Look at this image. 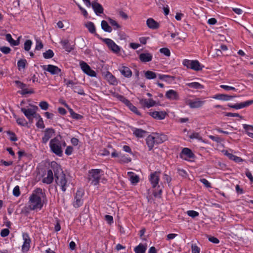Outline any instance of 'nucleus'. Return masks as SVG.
<instances>
[{
  "label": "nucleus",
  "instance_id": "60",
  "mask_svg": "<svg viewBox=\"0 0 253 253\" xmlns=\"http://www.w3.org/2000/svg\"><path fill=\"white\" fill-rule=\"evenodd\" d=\"M14 82L15 84L17 85V86L22 89L27 87V85L26 84L19 81H15Z\"/></svg>",
  "mask_w": 253,
  "mask_h": 253
},
{
  "label": "nucleus",
  "instance_id": "3",
  "mask_svg": "<svg viewBox=\"0 0 253 253\" xmlns=\"http://www.w3.org/2000/svg\"><path fill=\"white\" fill-rule=\"evenodd\" d=\"M51 151L58 156H61L63 154L62 150V142L57 137L52 139L49 143Z\"/></svg>",
  "mask_w": 253,
  "mask_h": 253
},
{
  "label": "nucleus",
  "instance_id": "28",
  "mask_svg": "<svg viewBox=\"0 0 253 253\" xmlns=\"http://www.w3.org/2000/svg\"><path fill=\"white\" fill-rule=\"evenodd\" d=\"M21 111L27 119H30L31 117H33V115L35 114V110L31 108L26 109L24 108H21Z\"/></svg>",
  "mask_w": 253,
  "mask_h": 253
},
{
  "label": "nucleus",
  "instance_id": "48",
  "mask_svg": "<svg viewBox=\"0 0 253 253\" xmlns=\"http://www.w3.org/2000/svg\"><path fill=\"white\" fill-rule=\"evenodd\" d=\"M17 123L21 126H25L27 125V122L24 118H17L16 119Z\"/></svg>",
  "mask_w": 253,
  "mask_h": 253
},
{
  "label": "nucleus",
  "instance_id": "43",
  "mask_svg": "<svg viewBox=\"0 0 253 253\" xmlns=\"http://www.w3.org/2000/svg\"><path fill=\"white\" fill-rule=\"evenodd\" d=\"M26 63L27 61L26 59H20L17 62V66L19 70H20L21 69H24L25 68Z\"/></svg>",
  "mask_w": 253,
  "mask_h": 253
},
{
  "label": "nucleus",
  "instance_id": "47",
  "mask_svg": "<svg viewBox=\"0 0 253 253\" xmlns=\"http://www.w3.org/2000/svg\"><path fill=\"white\" fill-rule=\"evenodd\" d=\"M32 44V42L31 40H26L24 43V49L26 51H29L31 47V45Z\"/></svg>",
  "mask_w": 253,
  "mask_h": 253
},
{
  "label": "nucleus",
  "instance_id": "16",
  "mask_svg": "<svg viewBox=\"0 0 253 253\" xmlns=\"http://www.w3.org/2000/svg\"><path fill=\"white\" fill-rule=\"evenodd\" d=\"M253 103V100H248L244 102H241L240 103H237L234 105H228L229 107L232 108L239 109L241 108H243L244 107H246L249 105H252Z\"/></svg>",
  "mask_w": 253,
  "mask_h": 253
},
{
  "label": "nucleus",
  "instance_id": "35",
  "mask_svg": "<svg viewBox=\"0 0 253 253\" xmlns=\"http://www.w3.org/2000/svg\"><path fill=\"white\" fill-rule=\"evenodd\" d=\"M155 139L156 144H160L167 140V137L165 135L158 134V133L155 134Z\"/></svg>",
  "mask_w": 253,
  "mask_h": 253
},
{
  "label": "nucleus",
  "instance_id": "59",
  "mask_svg": "<svg viewBox=\"0 0 253 253\" xmlns=\"http://www.w3.org/2000/svg\"><path fill=\"white\" fill-rule=\"evenodd\" d=\"M0 50L4 54H8L11 51V49L6 46H2L0 47Z\"/></svg>",
  "mask_w": 253,
  "mask_h": 253
},
{
  "label": "nucleus",
  "instance_id": "23",
  "mask_svg": "<svg viewBox=\"0 0 253 253\" xmlns=\"http://www.w3.org/2000/svg\"><path fill=\"white\" fill-rule=\"evenodd\" d=\"M166 96L167 98L171 100H178L179 98V95L178 93L172 89H170L167 91L166 93Z\"/></svg>",
  "mask_w": 253,
  "mask_h": 253
},
{
  "label": "nucleus",
  "instance_id": "34",
  "mask_svg": "<svg viewBox=\"0 0 253 253\" xmlns=\"http://www.w3.org/2000/svg\"><path fill=\"white\" fill-rule=\"evenodd\" d=\"M146 249V246L140 244L138 246L135 247L134 251L135 253H145Z\"/></svg>",
  "mask_w": 253,
  "mask_h": 253
},
{
  "label": "nucleus",
  "instance_id": "53",
  "mask_svg": "<svg viewBox=\"0 0 253 253\" xmlns=\"http://www.w3.org/2000/svg\"><path fill=\"white\" fill-rule=\"evenodd\" d=\"M187 214L193 218H194L196 216H198L199 215V213L195 211H188L187 212Z\"/></svg>",
  "mask_w": 253,
  "mask_h": 253
},
{
  "label": "nucleus",
  "instance_id": "5",
  "mask_svg": "<svg viewBox=\"0 0 253 253\" xmlns=\"http://www.w3.org/2000/svg\"><path fill=\"white\" fill-rule=\"evenodd\" d=\"M183 64L187 68H189L196 71L201 70L204 67V66H202L198 60L185 59L183 61Z\"/></svg>",
  "mask_w": 253,
  "mask_h": 253
},
{
  "label": "nucleus",
  "instance_id": "18",
  "mask_svg": "<svg viewBox=\"0 0 253 253\" xmlns=\"http://www.w3.org/2000/svg\"><path fill=\"white\" fill-rule=\"evenodd\" d=\"M54 132V130L52 128H46L45 130L44 136L42 138V142L43 143H46L52 137V134Z\"/></svg>",
  "mask_w": 253,
  "mask_h": 253
},
{
  "label": "nucleus",
  "instance_id": "30",
  "mask_svg": "<svg viewBox=\"0 0 253 253\" xmlns=\"http://www.w3.org/2000/svg\"><path fill=\"white\" fill-rule=\"evenodd\" d=\"M133 133L137 137L142 138L144 136L147 131L142 129L133 128L132 129Z\"/></svg>",
  "mask_w": 253,
  "mask_h": 253
},
{
  "label": "nucleus",
  "instance_id": "33",
  "mask_svg": "<svg viewBox=\"0 0 253 253\" xmlns=\"http://www.w3.org/2000/svg\"><path fill=\"white\" fill-rule=\"evenodd\" d=\"M101 26L102 30L105 32L111 33L112 31V28L105 20H102L101 21Z\"/></svg>",
  "mask_w": 253,
  "mask_h": 253
},
{
  "label": "nucleus",
  "instance_id": "12",
  "mask_svg": "<svg viewBox=\"0 0 253 253\" xmlns=\"http://www.w3.org/2000/svg\"><path fill=\"white\" fill-rule=\"evenodd\" d=\"M22 236L24 240V243L22 246V252L24 253L29 250L31 239L28 234L27 233H23Z\"/></svg>",
  "mask_w": 253,
  "mask_h": 253
},
{
  "label": "nucleus",
  "instance_id": "17",
  "mask_svg": "<svg viewBox=\"0 0 253 253\" xmlns=\"http://www.w3.org/2000/svg\"><path fill=\"white\" fill-rule=\"evenodd\" d=\"M84 26L88 29L90 33L93 34L98 38H101L96 32V28L93 22L90 21L87 22L84 24Z\"/></svg>",
  "mask_w": 253,
  "mask_h": 253
},
{
  "label": "nucleus",
  "instance_id": "41",
  "mask_svg": "<svg viewBox=\"0 0 253 253\" xmlns=\"http://www.w3.org/2000/svg\"><path fill=\"white\" fill-rule=\"evenodd\" d=\"M69 112L70 113L71 116L73 119L76 120H80L83 118V116L80 114H78L75 113L73 109L69 108Z\"/></svg>",
  "mask_w": 253,
  "mask_h": 253
},
{
  "label": "nucleus",
  "instance_id": "27",
  "mask_svg": "<svg viewBox=\"0 0 253 253\" xmlns=\"http://www.w3.org/2000/svg\"><path fill=\"white\" fill-rule=\"evenodd\" d=\"M140 60L143 62H148L152 60V55L150 53H143L139 55Z\"/></svg>",
  "mask_w": 253,
  "mask_h": 253
},
{
  "label": "nucleus",
  "instance_id": "32",
  "mask_svg": "<svg viewBox=\"0 0 253 253\" xmlns=\"http://www.w3.org/2000/svg\"><path fill=\"white\" fill-rule=\"evenodd\" d=\"M158 77L160 80L165 81L166 82H168L169 83L172 82L175 79V77L173 76L159 74Z\"/></svg>",
  "mask_w": 253,
  "mask_h": 253
},
{
  "label": "nucleus",
  "instance_id": "42",
  "mask_svg": "<svg viewBox=\"0 0 253 253\" xmlns=\"http://www.w3.org/2000/svg\"><path fill=\"white\" fill-rule=\"evenodd\" d=\"M54 56V53L51 49H48L45 52L43 53V56L45 59H49L53 57Z\"/></svg>",
  "mask_w": 253,
  "mask_h": 253
},
{
  "label": "nucleus",
  "instance_id": "58",
  "mask_svg": "<svg viewBox=\"0 0 253 253\" xmlns=\"http://www.w3.org/2000/svg\"><path fill=\"white\" fill-rule=\"evenodd\" d=\"M13 194L16 197H18L20 194V191L19 187L18 186H16L13 190Z\"/></svg>",
  "mask_w": 253,
  "mask_h": 253
},
{
  "label": "nucleus",
  "instance_id": "51",
  "mask_svg": "<svg viewBox=\"0 0 253 253\" xmlns=\"http://www.w3.org/2000/svg\"><path fill=\"white\" fill-rule=\"evenodd\" d=\"M39 106L43 110H46L49 106L48 103L46 101H42L40 103Z\"/></svg>",
  "mask_w": 253,
  "mask_h": 253
},
{
  "label": "nucleus",
  "instance_id": "10",
  "mask_svg": "<svg viewBox=\"0 0 253 253\" xmlns=\"http://www.w3.org/2000/svg\"><path fill=\"white\" fill-rule=\"evenodd\" d=\"M205 101H202L199 98H196L194 100H187L186 101L187 105H188L191 108H198L202 107Z\"/></svg>",
  "mask_w": 253,
  "mask_h": 253
},
{
  "label": "nucleus",
  "instance_id": "24",
  "mask_svg": "<svg viewBox=\"0 0 253 253\" xmlns=\"http://www.w3.org/2000/svg\"><path fill=\"white\" fill-rule=\"evenodd\" d=\"M119 70L126 78H130L132 76V72L127 67L122 66L119 68Z\"/></svg>",
  "mask_w": 253,
  "mask_h": 253
},
{
  "label": "nucleus",
  "instance_id": "37",
  "mask_svg": "<svg viewBox=\"0 0 253 253\" xmlns=\"http://www.w3.org/2000/svg\"><path fill=\"white\" fill-rule=\"evenodd\" d=\"M128 175L130 176V180L131 182L133 184H136L139 182V178L138 175L134 174L132 172H128Z\"/></svg>",
  "mask_w": 253,
  "mask_h": 253
},
{
  "label": "nucleus",
  "instance_id": "38",
  "mask_svg": "<svg viewBox=\"0 0 253 253\" xmlns=\"http://www.w3.org/2000/svg\"><path fill=\"white\" fill-rule=\"evenodd\" d=\"M6 40L10 43L11 45H17L19 44L18 40L15 41L13 40L10 34H7L5 35Z\"/></svg>",
  "mask_w": 253,
  "mask_h": 253
},
{
  "label": "nucleus",
  "instance_id": "11",
  "mask_svg": "<svg viewBox=\"0 0 253 253\" xmlns=\"http://www.w3.org/2000/svg\"><path fill=\"white\" fill-rule=\"evenodd\" d=\"M194 155L192 153V151L188 148H184L181 153L179 154L180 158L187 160L188 159H191L194 158Z\"/></svg>",
  "mask_w": 253,
  "mask_h": 253
},
{
  "label": "nucleus",
  "instance_id": "62",
  "mask_svg": "<svg viewBox=\"0 0 253 253\" xmlns=\"http://www.w3.org/2000/svg\"><path fill=\"white\" fill-rule=\"evenodd\" d=\"M200 181L207 188L211 187V183L205 178L200 179Z\"/></svg>",
  "mask_w": 253,
  "mask_h": 253
},
{
  "label": "nucleus",
  "instance_id": "6",
  "mask_svg": "<svg viewBox=\"0 0 253 253\" xmlns=\"http://www.w3.org/2000/svg\"><path fill=\"white\" fill-rule=\"evenodd\" d=\"M108 46V48L113 52L118 53L120 51V47L117 45L114 42L110 39L100 38Z\"/></svg>",
  "mask_w": 253,
  "mask_h": 253
},
{
  "label": "nucleus",
  "instance_id": "4",
  "mask_svg": "<svg viewBox=\"0 0 253 253\" xmlns=\"http://www.w3.org/2000/svg\"><path fill=\"white\" fill-rule=\"evenodd\" d=\"M101 171L100 169H92L89 171L88 180L91 184L96 185L98 184Z\"/></svg>",
  "mask_w": 253,
  "mask_h": 253
},
{
  "label": "nucleus",
  "instance_id": "39",
  "mask_svg": "<svg viewBox=\"0 0 253 253\" xmlns=\"http://www.w3.org/2000/svg\"><path fill=\"white\" fill-rule=\"evenodd\" d=\"M145 77L148 80L154 79L157 77L156 74L151 71H147L145 72Z\"/></svg>",
  "mask_w": 253,
  "mask_h": 253
},
{
  "label": "nucleus",
  "instance_id": "64",
  "mask_svg": "<svg viewBox=\"0 0 253 253\" xmlns=\"http://www.w3.org/2000/svg\"><path fill=\"white\" fill-rule=\"evenodd\" d=\"M105 219L109 224H111L113 221V216L109 215H106L105 216Z\"/></svg>",
  "mask_w": 253,
  "mask_h": 253
},
{
  "label": "nucleus",
  "instance_id": "55",
  "mask_svg": "<svg viewBox=\"0 0 253 253\" xmlns=\"http://www.w3.org/2000/svg\"><path fill=\"white\" fill-rule=\"evenodd\" d=\"M191 250L192 253H200V249L195 244H192Z\"/></svg>",
  "mask_w": 253,
  "mask_h": 253
},
{
  "label": "nucleus",
  "instance_id": "7",
  "mask_svg": "<svg viewBox=\"0 0 253 253\" xmlns=\"http://www.w3.org/2000/svg\"><path fill=\"white\" fill-rule=\"evenodd\" d=\"M64 83L67 87H71V88L74 90V92H77L80 95H85L84 90L76 86V84L73 81L64 79Z\"/></svg>",
  "mask_w": 253,
  "mask_h": 253
},
{
  "label": "nucleus",
  "instance_id": "25",
  "mask_svg": "<svg viewBox=\"0 0 253 253\" xmlns=\"http://www.w3.org/2000/svg\"><path fill=\"white\" fill-rule=\"evenodd\" d=\"M53 174L51 169L47 170L46 177L43 178L42 180V182L49 184L53 182Z\"/></svg>",
  "mask_w": 253,
  "mask_h": 253
},
{
  "label": "nucleus",
  "instance_id": "36",
  "mask_svg": "<svg viewBox=\"0 0 253 253\" xmlns=\"http://www.w3.org/2000/svg\"><path fill=\"white\" fill-rule=\"evenodd\" d=\"M186 85L194 89H200L204 88V86L197 82L187 83L186 84Z\"/></svg>",
  "mask_w": 253,
  "mask_h": 253
},
{
  "label": "nucleus",
  "instance_id": "14",
  "mask_svg": "<svg viewBox=\"0 0 253 253\" xmlns=\"http://www.w3.org/2000/svg\"><path fill=\"white\" fill-rule=\"evenodd\" d=\"M139 103L142 107L148 108L154 106L156 104V101L152 99H140Z\"/></svg>",
  "mask_w": 253,
  "mask_h": 253
},
{
  "label": "nucleus",
  "instance_id": "15",
  "mask_svg": "<svg viewBox=\"0 0 253 253\" xmlns=\"http://www.w3.org/2000/svg\"><path fill=\"white\" fill-rule=\"evenodd\" d=\"M42 68L44 70L48 71L52 75L58 74L61 72V69L58 67L52 65H47V68L45 65H44Z\"/></svg>",
  "mask_w": 253,
  "mask_h": 253
},
{
  "label": "nucleus",
  "instance_id": "22",
  "mask_svg": "<svg viewBox=\"0 0 253 253\" xmlns=\"http://www.w3.org/2000/svg\"><path fill=\"white\" fill-rule=\"evenodd\" d=\"M91 5L93 9L94 12L97 15H99L103 13L104 9L100 3L97 2H92L91 3Z\"/></svg>",
  "mask_w": 253,
  "mask_h": 253
},
{
  "label": "nucleus",
  "instance_id": "54",
  "mask_svg": "<svg viewBox=\"0 0 253 253\" xmlns=\"http://www.w3.org/2000/svg\"><path fill=\"white\" fill-rule=\"evenodd\" d=\"M42 48H43V44L42 43V41L40 40H37L35 49L39 50Z\"/></svg>",
  "mask_w": 253,
  "mask_h": 253
},
{
  "label": "nucleus",
  "instance_id": "46",
  "mask_svg": "<svg viewBox=\"0 0 253 253\" xmlns=\"http://www.w3.org/2000/svg\"><path fill=\"white\" fill-rule=\"evenodd\" d=\"M128 107L132 112H133L136 115L138 116H141V113H140L139 111H138L137 108L135 106H134L132 103L131 104H129Z\"/></svg>",
  "mask_w": 253,
  "mask_h": 253
},
{
  "label": "nucleus",
  "instance_id": "21",
  "mask_svg": "<svg viewBox=\"0 0 253 253\" xmlns=\"http://www.w3.org/2000/svg\"><path fill=\"white\" fill-rule=\"evenodd\" d=\"M146 24L150 29L153 30L157 29L160 27L159 23L152 18H149L147 20Z\"/></svg>",
  "mask_w": 253,
  "mask_h": 253
},
{
  "label": "nucleus",
  "instance_id": "31",
  "mask_svg": "<svg viewBox=\"0 0 253 253\" xmlns=\"http://www.w3.org/2000/svg\"><path fill=\"white\" fill-rule=\"evenodd\" d=\"M61 43L63 46V48L66 50V51L68 52H70L73 49V48L72 47L69 42V41L67 40L61 41Z\"/></svg>",
  "mask_w": 253,
  "mask_h": 253
},
{
  "label": "nucleus",
  "instance_id": "2",
  "mask_svg": "<svg viewBox=\"0 0 253 253\" xmlns=\"http://www.w3.org/2000/svg\"><path fill=\"white\" fill-rule=\"evenodd\" d=\"M29 207L31 210H41L43 206L41 197L37 194H32L29 198Z\"/></svg>",
  "mask_w": 253,
  "mask_h": 253
},
{
  "label": "nucleus",
  "instance_id": "50",
  "mask_svg": "<svg viewBox=\"0 0 253 253\" xmlns=\"http://www.w3.org/2000/svg\"><path fill=\"white\" fill-rule=\"evenodd\" d=\"M108 21H109V23L112 26L115 27V28H114L115 29H118L121 27L120 25L115 20H114L110 18H109Z\"/></svg>",
  "mask_w": 253,
  "mask_h": 253
},
{
  "label": "nucleus",
  "instance_id": "44",
  "mask_svg": "<svg viewBox=\"0 0 253 253\" xmlns=\"http://www.w3.org/2000/svg\"><path fill=\"white\" fill-rule=\"evenodd\" d=\"M243 127L248 135L250 134V133H253V126L244 124L243 125Z\"/></svg>",
  "mask_w": 253,
  "mask_h": 253
},
{
  "label": "nucleus",
  "instance_id": "8",
  "mask_svg": "<svg viewBox=\"0 0 253 253\" xmlns=\"http://www.w3.org/2000/svg\"><path fill=\"white\" fill-rule=\"evenodd\" d=\"M84 194V192L83 189H80L77 191L74 202V207L79 208L83 205V200L82 199V197Z\"/></svg>",
  "mask_w": 253,
  "mask_h": 253
},
{
  "label": "nucleus",
  "instance_id": "63",
  "mask_svg": "<svg viewBox=\"0 0 253 253\" xmlns=\"http://www.w3.org/2000/svg\"><path fill=\"white\" fill-rule=\"evenodd\" d=\"M208 239L210 242L214 244H218L219 242V240L214 237L209 236Z\"/></svg>",
  "mask_w": 253,
  "mask_h": 253
},
{
  "label": "nucleus",
  "instance_id": "49",
  "mask_svg": "<svg viewBox=\"0 0 253 253\" xmlns=\"http://www.w3.org/2000/svg\"><path fill=\"white\" fill-rule=\"evenodd\" d=\"M160 52L167 56H169L170 55V52L169 49L166 47L161 48L160 49Z\"/></svg>",
  "mask_w": 253,
  "mask_h": 253
},
{
  "label": "nucleus",
  "instance_id": "52",
  "mask_svg": "<svg viewBox=\"0 0 253 253\" xmlns=\"http://www.w3.org/2000/svg\"><path fill=\"white\" fill-rule=\"evenodd\" d=\"M7 134L10 136V140L12 141H16L17 140V138L15 133L10 131L7 132Z\"/></svg>",
  "mask_w": 253,
  "mask_h": 253
},
{
  "label": "nucleus",
  "instance_id": "20",
  "mask_svg": "<svg viewBox=\"0 0 253 253\" xmlns=\"http://www.w3.org/2000/svg\"><path fill=\"white\" fill-rule=\"evenodd\" d=\"M146 144L148 147L149 150L153 149L154 144H156L155 137L154 135H149L146 139Z\"/></svg>",
  "mask_w": 253,
  "mask_h": 253
},
{
  "label": "nucleus",
  "instance_id": "61",
  "mask_svg": "<svg viewBox=\"0 0 253 253\" xmlns=\"http://www.w3.org/2000/svg\"><path fill=\"white\" fill-rule=\"evenodd\" d=\"M220 87L226 90H234V91L237 90V89L234 87L230 86H228V85H221L220 86Z\"/></svg>",
  "mask_w": 253,
  "mask_h": 253
},
{
  "label": "nucleus",
  "instance_id": "13",
  "mask_svg": "<svg viewBox=\"0 0 253 253\" xmlns=\"http://www.w3.org/2000/svg\"><path fill=\"white\" fill-rule=\"evenodd\" d=\"M160 172L155 171L151 173L149 180L152 184V187L155 188L158 184L160 180Z\"/></svg>",
  "mask_w": 253,
  "mask_h": 253
},
{
  "label": "nucleus",
  "instance_id": "9",
  "mask_svg": "<svg viewBox=\"0 0 253 253\" xmlns=\"http://www.w3.org/2000/svg\"><path fill=\"white\" fill-rule=\"evenodd\" d=\"M80 66L83 71L90 77H96V74L95 72L92 70L90 66L84 61L80 62Z\"/></svg>",
  "mask_w": 253,
  "mask_h": 253
},
{
  "label": "nucleus",
  "instance_id": "26",
  "mask_svg": "<svg viewBox=\"0 0 253 253\" xmlns=\"http://www.w3.org/2000/svg\"><path fill=\"white\" fill-rule=\"evenodd\" d=\"M236 96H233V95H229L227 94H216L214 95L213 98L216 99L218 100H224V101H228L230 100L233 98L235 97Z\"/></svg>",
  "mask_w": 253,
  "mask_h": 253
},
{
  "label": "nucleus",
  "instance_id": "40",
  "mask_svg": "<svg viewBox=\"0 0 253 253\" xmlns=\"http://www.w3.org/2000/svg\"><path fill=\"white\" fill-rule=\"evenodd\" d=\"M226 155L228 157V158L236 162L240 163L243 161V160L241 158L236 156L232 154L226 152Z\"/></svg>",
  "mask_w": 253,
  "mask_h": 253
},
{
  "label": "nucleus",
  "instance_id": "19",
  "mask_svg": "<svg viewBox=\"0 0 253 253\" xmlns=\"http://www.w3.org/2000/svg\"><path fill=\"white\" fill-rule=\"evenodd\" d=\"M149 115L155 119L163 120L166 116V113L164 111H154L149 113Z\"/></svg>",
  "mask_w": 253,
  "mask_h": 253
},
{
  "label": "nucleus",
  "instance_id": "56",
  "mask_svg": "<svg viewBox=\"0 0 253 253\" xmlns=\"http://www.w3.org/2000/svg\"><path fill=\"white\" fill-rule=\"evenodd\" d=\"M9 234V230L7 228L3 229L1 230L0 235L2 237L7 236Z\"/></svg>",
  "mask_w": 253,
  "mask_h": 253
},
{
  "label": "nucleus",
  "instance_id": "57",
  "mask_svg": "<svg viewBox=\"0 0 253 253\" xmlns=\"http://www.w3.org/2000/svg\"><path fill=\"white\" fill-rule=\"evenodd\" d=\"M36 126L38 127L41 128H43L44 127V125L43 123V121L42 118H40L39 119L38 122L36 124Z\"/></svg>",
  "mask_w": 253,
  "mask_h": 253
},
{
  "label": "nucleus",
  "instance_id": "29",
  "mask_svg": "<svg viewBox=\"0 0 253 253\" xmlns=\"http://www.w3.org/2000/svg\"><path fill=\"white\" fill-rule=\"evenodd\" d=\"M106 80L112 85H117V81L116 78L110 72H108L105 76Z\"/></svg>",
  "mask_w": 253,
  "mask_h": 253
},
{
  "label": "nucleus",
  "instance_id": "45",
  "mask_svg": "<svg viewBox=\"0 0 253 253\" xmlns=\"http://www.w3.org/2000/svg\"><path fill=\"white\" fill-rule=\"evenodd\" d=\"M110 92L112 93V95L118 99L119 100L122 101V102L124 101V100L126 98L124 96L120 95L115 92H113L112 91H110Z\"/></svg>",
  "mask_w": 253,
  "mask_h": 253
},
{
  "label": "nucleus",
  "instance_id": "1",
  "mask_svg": "<svg viewBox=\"0 0 253 253\" xmlns=\"http://www.w3.org/2000/svg\"><path fill=\"white\" fill-rule=\"evenodd\" d=\"M51 167L54 173L55 181L57 185L59 186L63 192H65L69 183H68L65 174L56 162L51 163Z\"/></svg>",
  "mask_w": 253,
  "mask_h": 253
}]
</instances>
